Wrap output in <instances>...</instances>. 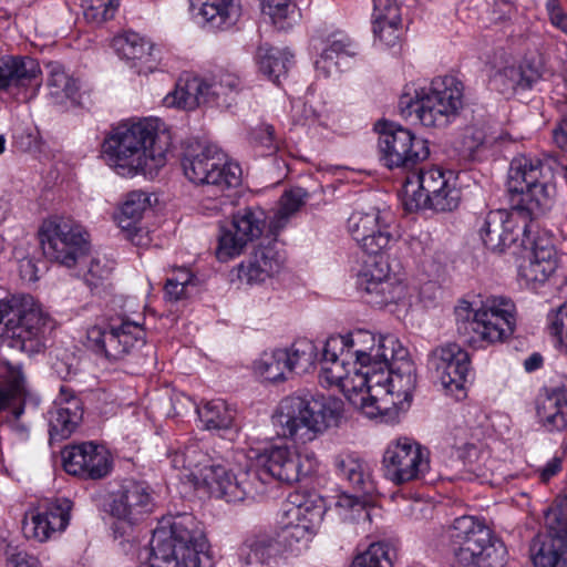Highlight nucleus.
I'll return each mask as SVG.
<instances>
[{
  "label": "nucleus",
  "mask_w": 567,
  "mask_h": 567,
  "mask_svg": "<svg viewBox=\"0 0 567 567\" xmlns=\"http://www.w3.org/2000/svg\"><path fill=\"white\" fill-rule=\"evenodd\" d=\"M55 329V321L41 303L28 293L11 295L2 300V422L21 436L27 425L20 421L28 402L33 400L27 388L22 362L16 358L43 352Z\"/></svg>",
  "instance_id": "nucleus-1"
},
{
  "label": "nucleus",
  "mask_w": 567,
  "mask_h": 567,
  "mask_svg": "<svg viewBox=\"0 0 567 567\" xmlns=\"http://www.w3.org/2000/svg\"><path fill=\"white\" fill-rule=\"evenodd\" d=\"M102 147L118 175L153 176L166 164L169 135L157 118L128 120L110 131Z\"/></svg>",
  "instance_id": "nucleus-2"
},
{
  "label": "nucleus",
  "mask_w": 567,
  "mask_h": 567,
  "mask_svg": "<svg viewBox=\"0 0 567 567\" xmlns=\"http://www.w3.org/2000/svg\"><path fill=\"white\" fill-rule=\"evenodd\" d=\"M560 163L555 156L544 159L515 156L509 165L507 190L512 210L524 219H536L551 209L556 186L554 178Z\"/></svg>",
  "instance_id": "nucleus-3"
},
{
  "label": "nucleus",
  "mask_w": 567,
  "mask_h": 567,
  "mask_svg": "<svg viewBox=\"0 0 567 567\" xmlns=\"http://www.w3.org/2000/svg\"><path fill=\"white\" fill-rule=\"evenodd\" d=\"M342 414L343 402L337 398L289 395L279 402L271 424L277 436L306 444L329 427L338 426Z\"/></svg>",
  "instance_id": "nucleus-4"
},
{
  "label": "nucleus",
  "mask_w": 567,
  "mask_h": 567,
  "mask_svg": "<svg viewBox=\"0 0 567 567\" xmlns=\"http://www.w3.org/2000/svg\"><path fill=\"white\" fill-rule=\"evenodd\" d=\"M364 349V358L357 362L360 372H369V377H380L379 384L369 388H381L385 394H396L404 400L411 398L416 385V370L409 357V351L392 334L372 336V344Z\"/></svg>",
  "instance_id": "nucleus-5"
},
{
  "label": "nucleus",
  "mask_w": 567,
  "mask_h": 567,
  "mask_svg": "<svg viewBox=\"0 0 567 567\" xmlns=\"http://www.w3.org/2000/svg\"><path fill=\"white\" fill-rule=\"evenodd\" d=\"M456 330L463 342L473 348L503 342L516 328V307L503 296H489L473 309L467 301L455 308Z\"/></svg>",
  "instance_id": "nucleus-6"
},
{
  "label": "nucleus",
  "mask_w": 567,
  "mask_h": 567,
  "mask_svg": "<svg viewBox=\"0 0 567 567\" xmlns=\"http://www.w3.org/2000/svg\"><path fill=\"white\" fill-rule=\"evenodd\" d=\"M464 85L453 75L436 78L427 91L406 86L398 107L404 117L415 116L423 126L445 127L463 109Z\"/></svg>",
  "instance_id": "nucleus-7"
},
{
  "label": "nucleus",
  "mask_w": 567,
  "mask_h": 567,
  "mask_svg": "<svg viewBox=\"0 0 567 567\" xmlns=\"http://www.w3.org/2000/svg\"><path fill=\"white\" fill-rule=\"evenodd\" d=\"M454 567H503L504 543L473 516L456 518L449 530Z\"/></svg>",
  "instance_id": "nucleus-8"
},
{
  "label": "nucleus",
  "mask_w": 567,
  "mask_h": 567,
  "mask_svg": "<svg viewBox=\"0 0 567 567\" xmlns=\"http://www.w3.org/2000/svg\"><path fill=\"white\" fill-rule=\"evenodd\" d=\"M454 179L452 172H444L437 167L412 174L404 185L406 209L429 208L440 213L454 210L461 199V192Z\"/></svg>",
  "instance_id": "nucleus-9"
},
{
  "label": "nucleus",
  "mask_w": 567,
  "mask_h": 567,
  "mask_svg": "<svg viewBox=\"0 0 567 567\" xmlns=\"http://www.w3.org/2000/svg\"><path fill=\"white\" fill-rule=\"evenodd\" d=\"M43 255L50 261L66 268L75 267L90 251V235L76 220L53 216L39 229Z\"/></svg>",
  "instance_id": "nucleus-10"
},
{
  "label": "nucleus",
  "mask_w": 567,
  "mask_h": 567,
  "mask_svg": "<svg viewBox=\"0 0 567 567\" xmlns=\"http://www.w3.org/2000/svg\"><path fill=\"white\" fill-rule=\"evenodd\" d=\"M182 167L189 182L212 186L219 192L241 183L240 166L228 162L227 155L216 145L188 147L182 157Z\"/></svg>",
  "instance_id": "nucleus-11"
},
{
  "label": "nucleus",
  "mask_w": 567,
  "mask_h": 567,
  "mask_svg": "<svg viewBox=\"0 0 567 567\" xmlns=\"http://www.w3.org/2000/svg\"><path fill=\"white\" fill-rule=\"evenodd\" d=\"M145 337L142 324L121 318L89 328L84 344L109 361H120L142 348Z\"/></svg>",
  "instance_id": "nucleus-12"
},
{
  "label": "nucleus",
  "mask_w": 567,
  "mask_h": 567,
  "mask_svg": "<svg viewBox=\"0 0 567 567\" xmlns=\"http://www.w3.org/2000/svg\"><path fill=\"white\" fill-rule=\"evenodd\" d=\"M383 467L385 477L395 485L434 481L429 450L410 437H399L388 445Z\"/></svg>",
  "instance_id": "nucleus-13"
},
{
  "label": "nucleus",
  "mask_w": 567,
  "mask_h": 567,
  "mask_svg": "<svg viewBox=\"0 0 567 567\" xmlns=\"http://www.w3.org/2000/svg\"><path fill=\"white\" fill-rule=\"evenodd\" d=\"M380 161L389 168H412L430 155L427 142L393 123L377 124Z\"/></svg>",
  "instance_id": "nucleus-14"
},
{
  "label": "nucleus",
  "mask_w": 567,
  "mask_h": 567,
  "mask_svg": "<svg viewBox=\"0 0 567 567\" xmlns=\"http://www.w3.org/2000/svg\"><path fill=\"white\" fill-rule=\"evenodd\" d=\"M267 225V215L258 206L243 207L231 215L227 226L220 227L216 257L219 261H228L239 256L245 247L258 239Z\"/></svg>",
  "instance_id": "nucleus-15"
},
{
  "label": "nucleus",
  "mask_w": 567,
  "mask_h": 567,
  "mask_svg": "<svg viewBox=\"0 0 567 567\" xmlns=\"http://www.w3.org/2000/svg\"><path fill=\"white\" fill-rule=\"evenodd\" d=\"M200 485L206 486L212 494L224 498L228 503L254 499L264 493L261 477L257 470H247L235 475L221 465H213L205 473Z\"/></svg>",
  "instance_id": "nucleus-16"
},
{
  "label": "nucleus",
  "mask_w": 567,
  "mask_h": 567,
  "mask_svg": "<svg viewBox=\"0 0 567 567\" xmlns=\"http://www.w3.org/2000/svg\"><path fill=\"white\" fill-rule=\"evenodd\" d=\"M470 355L456 343L435 348L429 355L427 365L441 385L461 399L470 372Z\"/></svg>",
  "instance_id": "nucleus-17"
},
{
  "label": "nucleus",
  "mask_w": 567,
  "mask_h": 567,
  "mask_svg": "<svg viewBox=\"0 0 567 567\" xmlns=\"http://www.w3.org/2000/svg\"><path fill=\"white\" fill-rule=\"evenodd\" d=\"M161 530L166 534L167 542L175 549L173 558L197 560L202 556L213 557L203 524L193 514L176 515L168 529L161 526L154 530L153 537Z\"/></svg>",
  "instance_id": "nucleus-18"
},
{
  "label": "nucleus",
  "mask_w": 567,
  "mask_h": 567,
  "mask_svg": "<svg viewBox=\"0 0 567 567\" xmlns=\"http://www.w3.org/2000/svg\"><path fill=\"white\" fill-rule=\"evenodd\" d=\"M262 468L257 470L260 474L261 482L264 475L271 476L280 482L292 484L302 476L310 474L317 464L313 453L300 454L291 451L287 446H272L260 456Z\"/></svg>",
  "instance_id": "nucleus-19"
},
{
  "label": "nucleus",
  "mask_w": 567,
  "mask_h": 567,
  "mask_svg": "<svg viewBox=\"0 0 567 567\" xmlns=\"http://www.w3.org/2000/svg\"><path fill=\"white\" fill-rule=\"evenodd\" d=\"M41 73L39 63L30 56L2 58V102H28L34 94L32 83Z\"/></svg>",
  "instance_id": "nucleus-20"
},
{
  "label": "nucleus",
  "mask_w": 567,
  "mask_h": 567,
  "mask_svg": "<svg viewBox=\"0 0 567 567\" xmlns=\"http://www.w3.org/2000/svg\"><path fill=\"white\" fill-rule=\"evenodd\" d=\"M155 507L151 487L145 482L125 481L113 495L110 514L130 525L143 520Z\"/></svg>",
  "instance_id": "nucleus-21"
},
{
  "label": "nucleus",
  "mask_w": 567,
  "mask_h": 567,
  "mask_svg": "<svg viewBox=\"0 0 567 567\" xmlns=\"http://www.w3.org/2000/svg\"><path fill=\"white\" fill-rule=\"evenodd\" d=\"M285 262L276 236L265 237L238 266V278L248 285L260 284L277 275Z\"/></svg>",
  "instance_id": "nucleus-22"
},
{
  "label": "nucleus",
  "mask_w": 567,
  "mask_h": 567,
  "mask_svg": "<svg viewBox=\"0 0 567 567\" xmlns=\"http://www.w3.org/2000/svg\"><path fill=\"white\" fill-rule=\"evenodd\" d=\"M66 473L90 480H100L111 471L107 452L92 442L66 447L62 452Z\"/></svg>",
  "instance_id": "nucleus-23"
},
{
  "label": "nucleus",
  "mask_w": 567,
  "mask_h": 567,
  "mask_svg": "<svg viewBox=\"0 0 567 567\" xmlns=\"http://www.w3.org/2000/svg\"><path fill=\"white\" fill-rule=\"evenodd\" d=\"M513 214V210L511 213L506 209H495L477 218L480 238L488 250L503 252L518 239L520 230L526 234L527 225L523 229L517 227Z\"/></svg>",
  "instance_id": "nucleus-24"
},
{
  "label": "nucleus",
  "mask_w": 567,
  "mask_h": 567,
  "mask_svg": "<svg viewBox=\"0 0 567 567\" xmlns=\"http://www.w3.org/2000/svg\"><path fill=\"white\" fill-rule=\"evenodd\" d=\"M321 362V378L329 385L339 386L347 395L351 392H360L364 388H369V384L381 382L379 375L372 374L369 377V372H360L357 365H353V372L351 373L348 365L352 363V360L349 357H341L340 352H336V355L326 352V344L322 349Z\"/></svg>",
  "instance_id": "nucleus-25"
},
{
  "label": "nucleus",
  "mask_w": 567,
  "mask_h": 567,
  "mask_svg": "<svg viewBox=\"0 0 567 567\" xmlns=\"http://www.w3.org/2000/svg\"><path fill=\"white\" fill-rule=\"evenodd\" d=\"M48 415L50 441L60 442L66 440L82 420V401L71 389L61 386L60 393Z\"/></svg>",
  "instance_id": "nucleus-26"
},
{
  "label": "nucleus",
  "mask_w": 567,
  "mask_h": 567,
  "mask_svg": "<svg viewBox=\"0 0 567 567\" xmlns=\"http://www.w3.org/2000/svg\"><path fill=\"white\" fill-rule=\"evenodd\" d=\"M70 509L69 499H58L42 512L32 511L23 520V534L27 538H33L40 543L47 542L54 533L66 528L70 522Z\"/></svg>",
  "instance_id": "nucleus-27"
},
{
  "label": "nucleus",
  "mask_w": 567,
  "mask_h": 567,
  "mask_svg": "<svg viewBox=\"0 0 567 567\" xmlns=\"http://www.w3.org/2000/svg\"><path fill=\"white\" fill-rule=\"evenodd\" d=\"M167 456L172 467L181 472V478H186L195 486H200L205 473L214 465L200 441H190L168 452Z\"/></svg>",
  "instance_id": "nucleus-28"
},
{
  "label": "nucleus",
  "mask_w": 567,
  "mask_h": 567,
  "mask_svg": "<svg viewBox=\"0 0 567 567\" xmlns=\"http://www.w3.org/2000/svg\"><path fill=\"white\" fill-rule=\"evenodd\" d=\"M326 512L324 503L320 497L306 501L295 508V523H289L282 528L280 537L287 546L292 547L298 543H307L317 533Z\"/></svg>",
  "instance_id": "nucleus-29"
},
{
  "label": "nucleus",
  "mask_w": 567,
  "mask_h": 567,
  "mask_svg": "<svg viewBox=\"0 0 567 567\" xmlns=\"http://www.w3.org/2000/svg\"><path fill=\"white\" fill-rule=\"evenodd\" d=\"M536 416L546 431H565L567 429L566 386L545 388L536 400Z\"/></svg>",
  "instance_id": "nucleus-30"
},
{
  "label": "nucleus",
  "mask_w": 567,
  "mask_h": 567,
  "mask_svg": "<svg viewBox=\"0 0 567 567\" xmlns=\"http://www.w3.org/2000/svg\"><path fill=\"white\" fill-rule=\"evenodd\" d=\"M556 250L547 238H537L532 243V254L519 266V275L528 284H543L556 270Z\"/></svg>",
  "instance_id": "nucleus-31"
},
{
  "label": "nucleus",
  "mask_w": 567,
  "mask_h": 567,
  "mask_svg": "<svg viewBox=\"0 0 567 567\" xmlns=\"http://www.w3.org/2000/svg\"><path fill=\"white\" fill-rule=\"evenodd\" d=\"M337 476L360 495H372L377 491L369 464L353 454L334 456Z\"/></svg>",
  "instance_id": "nucleus-32"
},
{
  "label": "nucleus",
  "mask_w": 567,
  "mask_h": 567,
  "mask_svg": "<svg viewBox=\"0 0 567 567\" xmlns=\"http://www.w3.org/2000/svg\"><path fill=\"white\" fill-rule=\"evenodd\" d=\"M193 11L215 30H228L241 16L239 0H188Z\"/></svg>",
  "instance_id": "nucleus-33"
},
{
  "label": "nucleus",
  "mask_w": 567,
  "mask_h": 567,
  "mask_svg": "<svg viewBox=\"0 0 567 567\" xmlns=\"http://www.w3.org/2000/svg\"><path fill=\"white\" fill-rule=\"evenodd\" d=\"M279 553V543L268 534L248 535L237 549L238 560L245 567L269 564Z\"/></svg>",
  "instance_id": "nucleus-34"
},
{
  "label": "nucleus",
  "mask_w": 567,
  "mask_h": 567,
  "mask_svg": "<svg viewBox=\"0 0 567 567\" xmlns=\"http://www.w3.org/2000/svg\"><path fill=\"white\" fill-rule=\"evenodd\" d=\"M122 56L132 62L138 74L152 73L157 68L153 44L135 32L126 33L116 41Z\"/></svg>",
  "instance_id": "nucleus-35"
},
{
  "label": "nucleus",
  "mask_w": 567,
  "mask_h": 567,
  "mask_svg": "<svg viewBox=\"0 0 567 567\" xmlns=\"http://www.w3.org/2000/svg\"><path fill=\"white\" fill-rule=\"evenodd\" d=\"M164 103L183 110H194L200 104L210 103L208 85L196 76L181 78L173 92L168 93Z\"/></svg>",
  "instance_id": "nucleus-36"
},
{
  "label": "nucleus",
  "mask_w": 567,
  "mask_h": 567,
  "mask_svg": "<svg viewBox=\"0 0 567 567\" xmlns=\"http://www.w3.org/2000/svg\"><path fill=\"white\" fill-rule=\"evenodd\" d=\"M374 333L365 329H355L344 336H331L326 340V352L336 355L340 352L341 357H349L352 365H357L359 359L364 358V349L372 344Z\"/></svg>",
  "instance_id": "nucleus-37"
},
{
  "label": "nucleus",
  "mask_w": 567,
  "mask_h": 567,
  "mask_svg": "<svg viewBox=\"0 0 567 567\" xmlns=\"http://www.w3.org/2000/svg\"><path fill=\"white\" fill-rule=\"evenodd\" d=\"M164 532H158L151 540L152 558L148 567H213L214 558L202 556L192 558H173L175 549L166 539Z\"/></svg>",
  "instance_id": "nucleus-38"
},
{
  "label": "nucleus",
  "mask_w": 567,
  "mask_h": 567,
  "mask_svg": "<svg viewBox=\"0 0 567 567\" xmlns=\"http://www.w3.org/2000/svg\"><path fill=\"white\" fill-rule=\"evenodd\" d=\"M323 45L320 58L316 61V68L322 70L327 75L330 74L332 66L338 65V60L342 56L354 55V47L350 39L341 32L333 33L327 40L313 39L315 49Z\"/></svg>",
  "instance_id": "nucleus-39"
},
{
  "label": "nucleus",
  "mask_w": 567,
  "mask_h": 567,
  "mask_svg": "<svg viewBox=\"0 0 567 567\" xmlns=\"http://www.w3.org/2000/svg\"><path fill=\"white\" fill-rule=\"evenodd\" d=\"M530 558L535 567H567V539L546 542L537 535L532 540Z\"/></svg>",
  "instance_id": "nucleus-40"
},
{
  "label": "nucleus",
  "mask_w": 567,
  "mask_h": 567,
  "mask_svg": "<svg viewBox=\"0 0 567 567\" xmlns=\"http://www.w3.org/2000/svg\"><path fill=\"white\" fill-rule=\"evenodd\" d=\"M148 206L150 198L146 193L141 190L131 192L116 215L118 226L128 231L131 240L136 245L141 244L140 240H136V237H138L136 225Z\"/></svg>",
  "instance_id": "nucleus-41"
},
{
  "label": "nucleus",
  "mask_w": 567,
  "mask_h": 567,
  "mask_svg": "<svg viewBox=\"0 0 567 567\" xmlns=\"http://www.w3.org/2000/svg\"><path fill=\"white\" fill-rule=\"evenodd\" d=\"M208 85V96L210 102H215L219 107H230L236 96L243 89L240 76L235 72L221 69L213 78Z\"/></svg>",
  "instance_id": "nucleus-42"
},
{
  "label": "nucleus",
  "mask_w": 567,
  "mask_h": 567,
  "mask_svg": "<svg viewBox=\"0 0 567 567\" xmlns=\"http://www.w3.org/2000/svg\"><path fill=\"white\" fill-rule=\"evenodd\" d=\"M365 301L374 307H386L389 305L406 303L408 286L396 276L385 279L364 291Z\"/></svg>",
  "instance_id": "nucleus-43"
},
{
  "label": "nucleus",
  "mask_w": 567,
  "mask_h": 567,
  "mask_svg": "<svg viewBox=\"0 0 567 567\" xmlns=\"http://www.w3.org/2000/svg\"><path fill=\"white\" fill-rule=\"evenodd\" d=\"M256 56L260 72L274 83H279V79L287 74L293 58L288 51L267 45H260Z\"/></svg>",
  "instance_id": "nucleus-44"
},
{
  "label": "nucleus",
  "mask_w": 567,
  "mask_h": 567,
  "mask_svg": "<svg viewBox=\"0 0 567 567\" xmlns=\"http://www.w3.org/2000/svg\"><path fill=\"white\" fill-rule=\"evenodd\" d=\"M308 193L301 187L291 188L281 195L279 208L269 221L270 235H278V233L288 224L290 217L293 216L302 205H305Z\"/></svg>",
  "instance_id": "nucleus-45"
},
{
  "label": "nucleus",
  "mask_w": 567,
  "mask_h": 567,
  "mask_svg": "<svg viewBox=\"0 0 567 567\" xmlns=\"http://www.w3.org/2000/svg\"><path fill=\"white\" fill-rule=\"evenodd\" d=\"M367 495H349L342 493L338 496L336 502V508L339 512L340 517L343 520L358 525L362 532L367 530V527L371 523L370 511L367 507Z\"/></svg>",
  "instance_id": "nucleus-46"
},
{
  "label": "nucleus",
  "mask_w": 567,
  "mask_h": 567,
  "mask_svg": "<svg viewBox=\"0 0 567 567\" xmlns=\"http://www.w3.org/2000/svg\"><path fill=\"white\" fill-rule=\"evenodd\" d=\"M364 239H357L355 241L371 256L382 254L395 241L391 227L383 215L364 231Z\"/></svg>",
  "instance_id": "nucleus-47"
},
{
  "label": "nucleus",
  "mask_w": 567,
  "mask_h": 567,
  "mask_svg": "<svg viewBox=\"0 0 567 567\" xmlns=\"http://www.w3.org/2000/svg\"><path fill=\"white\" fill-rule=\"evenodd\" d=\"M364 239H357L355 241L371 256L382 254L395 241L391 227L383 215L364 231Z\"/></svg>",
  "instance_id": "nucleus-48"
},
{
  "label": "nucleus",
  "mask_w": 567,
  "mask_h": 567,
  "mask_svg": "<svg viewBox=\"0 0 567 567\" xmlns=\"http://www.w3.org/2000/svg\"><path fill=\"white\" fill-rule=\"evenodd\" d=\"M286 350L276 349L270 352H264L255 362V373L269 382H280L287 379L288 369Z\"/></svg>",
  "instance_id": "nucleus-49"
},
{
  "label": "nucleus",
  "mask_w": 567,
  "mask_h": 567,
  "mask_svg": "<svg viewBox=\"0 0 567 567\" xmlns=\"http://www.w3.org/2000/svg\"><path fill=\"white\" fill-rule=\"evenodd\" d=\"M198 415L208 430L230 429L235 420V411L223 400H212L198 409Z\"/></svg>",
  "instance_id": "nucleus-50"
},
{
  "label": "nucleus",
  "mask_w": 567,
  "mask_h": 567,
  "mask_svg": "<svg viewBox=\"0 0 567 567\" xmlns=\"http://www.w3.org/2000/svg\"><path fill=\"white\" fill-rule=\"evenodd\" d=\"M48 76V87L50 95L61 103L64 99L75 100L79 90L74 79L69 76L63 68L58 63H50Z\"/></svg>",
  "instance_id": "nucleus-51"
},
{
  "label": "nucleus",
  "mask_w": 567,
  "mask_h": 567,
  "mask_svg": "<svg viewBox=\"0 0 567 567\" xmlns=\"http://www.w3.org/2000/svg\"><path fill=\"white\" fill-rule=\"evenodd\" d=\"M373 256L374 257H370L364 261V265L358 275L357 285L363 292L371 289L372 286L394 277V275L390 274L389 264L383 256L381 254Z\"/></svg>",
  "instance_id": "nucleus-52"
},
{
  "label": "nucleus",
  "mask_w": 567,
  "mask_h": 567,
  "mask_svg": "<svg viewBox=\"0 0 567 567\" xmlns=\"http://www.w3.org/2000/svg\"><path fill=\"white\" fill-rule=\"evenodd\" d=\"M285 360L288 372L302 373L308 371L313 365L316 359V346L307 339H301L291 344L290 348L285 349Z\"/></svg>",
  "instance_id": "nucleus-53"
},
{
  "label": "nucleus",
  "mask_w": 567,
  "mask_h": 567,
  "mask_svg": "<svg viewBox=\"0 0 567 567\" xmlns=\"http://www.w3.org/2000/svg\"><path fill=\"white\" fill-rule=\"evenodd\" d=\"M394 549L386 543L371 544L358 555L350 567H393Z\"/></svg>",
  "instance_id": "nucleus-54"
},
{
  "label": "nucleus",
  "mask_w": 567,
  "mask_h": 567,
  "mask_svg": "<svg viewBox=\"0 0 567 567\" xmlns=\"http://www.w3.org/2000/svg\"><path fill=\"white\" fill-rule=\"evenodd\" d=\"M545 525L551 539H567V495L557 497L545 512Z\"/></svg>",
  "instance_id": "nucleus-55"
},
{
  "label": "nucleus",
  "mask_w": 567,
  "mask_h": 567,
  "mask_svg": "<svg viewBox=\"0 0 567 567\" xmlns=\"http://www.w3.org/2000/svg\"><path fill=\"white\" fill-rule=\"evenodd\" d=\"M83 16L87 22L103 23L112 19L117 10L116 0H81Z\"/></svg>",
  "instance_id": "nucleus-56"
},
{
  "label": "nucleus",
  "mask_w": 567,
  "mask_h": 567,
  "mask_svg": "<svg viewBox=\"0 0 567 567\" xmlns=\"http://www.w3.org/2000/svg\"><path fill=\"white\" fill-rule=\"evenodd\" d=\"M489 128L485 124H473L466 127L463 135V146L470 154H474L483 146L493 145L498 140V136L489 132Z\"/></svg>",
  "instance_id": "nucleus-57"
},
{
  "label": "nucleus",
  "mask_w": 567,
  "mask_h": 567,
  "mask_svg": "<svg viewBox=\"0 0 567 567\" xmlns=\"http://www.w3.org/2000/svg\"><path fill=\"white\" fill-rule=\"evenodd\" d=\"M381 215V212L375 208L370 212H354L348 218V231L354 240L364 239V231L373 226Z\"/></svg>",
  "instance_id": "nucleus-58"
},
{
  "label": "nucleus",
  "mask_w": 567,
  "mask_h": 567,
  "mask_svg": "<svg viewBox=\"0 0 567 567\" xmlns=\"http://www.w3.org/2000/svg\"><path fill=\"white\" fill-rule=\"evenodd\" d=\"M458 457L464 462L467 471L481 476L485 475L483 461L486 460L487 453L481 451L474 442H464V446L457 450Z\"/></svg>",
  "instance_id": "nucleus-59"
},
{
  "label": "nucleus",
  "mask_w": 567,
  "mask_h": 567,
  "mask_svg": "<svg viewBox=\"0 0 567 567\" xmlns=\"http://www.w3.org/2000/svg\"><path fill=\"white\" fill-rule=\"evenodd\" d=\"M373 389L374 388H364L360 392H351L348 394L351 403L359 408L369 417H374L381 412L377 396L371 394ZM379 389L383 391L381 388Z\"/></svg>",
  "instance_id": "nucleus-60"
},
{
  "label": "nucleus",
  "mask_w": 567,
  "mask_h": 567,
  "mask_svg": "<svg viewBox=\"0 0 567 567\" xmlns=\"http://www.w3.org/2000/svg\"><path fill=\"white\" fill-rule=\"evenodd\" d=\"M275 130L271 125L262 124L252 132V138L257 147L262 148L264 155L277 152L278 142L275 138Z\"/></svg>",
  "instance_id": "nucleus-61"
},
{
  "label": "nucleus",
  "mask_w": 567,
  "mask_h": 567,
  "mask_svg": "<svg viewBox=\"0 0 567 567\" xmlns=\"http://www.w3.org/2000/svg\"><path fill=\"white\" fill-rule=\"evenodd\" d=\"M112 272V267L100 258H92L87 272L84 276L86 285L91 288H97L106 280Z\"/></svg>",
  "instance_id": "nucleus-62"
},
{
  "label": "nucleus",
  "mask_w": 567,
  "mask_h": 567,
  "mask_svg": "<svg viewBox=\"0 0 567 567\" xmlns=\"http://www.w3.org/2000/svg\"><path fill=\"white\" fill-rule=\"evenodd\" d=\"M373 1V21L390 20L401 21L400 6L398 0H372Z\"/></svg>",
  "instance_id": "nucleus-63"
},
{
  "label": "nucleus",
  "mask_w": 567,
  "mask_h": 567,
  "mask_svg": "<svg viewBox=\"0 0 567 567\" xmlns=\"http://www.w3.org/2000/svg\"><path fill=\"white\" fill-rule=\"evenodd\" d=\"M4 554L11 567H41L38 557L19 547L8 545Z\"/></svg>",
  "instance_id": "nucleus-64"
}]
</instances>
